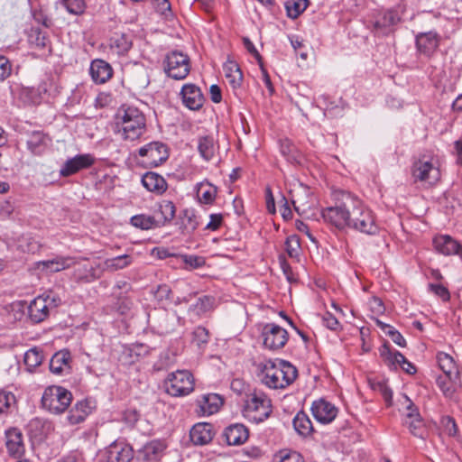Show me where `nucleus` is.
Wrapping results in <instances>:
<instances>
[{"instance_id": "f704fd0d", "label": "nucleus", "mask_w": 462, "mask_h": 462, "mask_svg": "<svg viewBox=\"0 0 462 462\" xmlns=\"http://www.w3.org/2000/svg\"><path fill=\"white\" fill-rule=\"evenodd\" d=\"M380 356L390 369L396 370L400 367L401 363L404 362V356L397 350L391 349L387 345H383L380 348Z\"/></svg>"}, {"instance_id": "473e14b6", "label": "nucleus", "mask_w": 462, "mask_h": 462, "mask_svg": "<svg viewBox=\"0 0 462 462\" xmlns=\"http://www.w3.org/2000/svg\"><path fill=\"white\" fill-rule=\"evenodd\" d=\"M439 368L450 380H457L459 378V371L453 357L444 352H440L437 356Z\"/></svg>"}, {"instance_id": "052dcab7", "label": "nucleus", "mask_w": 462, "mask_h": 462, "mask_svg": "<svg viewBox=\"0 0 462 462\" xmlns=\"http://www.w3.org/2000/svg\"><path fill=\"white\" fill-rule=\"evenodd\" d=\"M12 72V64L9 60L0 55V81H4L7 79Z\"/></svg>"}, {"instance_id": "4c0bfd02", "label": "nucleus", "mask_w": 462, "mask_h": 462, "mask_svg": "<svg viewBox=\"0 0 462 462\" xmlns=\"http://www.w3.org/2000/svg\"><path fill=\"white\" fill-rule=\"evenodd\" d=\"M190 71L189 57L175 50V80L184 79Z\"/></svg>"}, {"instance_id": "7c9ffc66", "label": "nucleus", "mask_w": 462, "mask_h": 462, "mask_svg": "<svg viewBox=\"0 0 462 462\" xmlns=\"http://www.w3.org/2000/svg\"><path fill=\"white\" fill-rule=\"evenodd\" d=\"M50 138L41 131L32 132L27 139V148L35 155L42 154L50 144Z\"/></svg>"}, {"instance_id": "338daca9", "label": "nucleus", "mask_w": 462, "mask_h": 462, "mask_svg": "<svg viewBox=\"0 0 462 462\" xmlns=\"http://www.w3.org/2000/svg\"><path fill=\"white\" fill-rule=\"evenodd\" d=\"M245 388L246 385L241 379H234L231 383V389L237 394H246Z\"/></svg>"}, {"instance_id": "9d476101", "label": "nucleus", "mask_w": 462, "mask_h": 462, "mask_svg": "<svg viewBox=\"0 0 462 462\" xmlns=\"http://www.w3.org/2000/svg\"><path fill=\"white\" fill-rule=\"evenodd\" d=\"M402 12L399 7H393L379 12L374 17L373 30L375 34L387 35L393 27L401 22Z\"/></svg>"}, {"instance_id": "c03bdc74", "label": "nucleus", "mask_w": 462, "mask_h": 462, "mask_svg": "<svg viewBox=\"0 0 462 462\" xmlns=\"http://www.w3.org/2000/svg\"><path fill=\"white\" fill-rule=\"evenodd\" d=\"M309 5V0H291L285 3L286 12L289 17L296 19Z\"/></svg>"}, {"instance_id": "58836bf2", "label": "nucleus", "mask_w": 462, "mask_h": 462, "mask_svg": "<svg viewBox=\"0 0 462 462\" xmlns=\"http://www.w3.org/2000/svg\"><path fill=\"white\" fill-rule=\"evenodd\" d=\"M292 424L296 432L302 437H308L313 431L312 422L309 416L303 411H299L295 415Z\"/></svg>"}, {"instance_id": "aec40b11", "label": "nucleus", "mask_w": 462, "mask_h": 462, "mask_svg": "<svg viewBox=\"0 0 462 462\" xmlns=\"http://www.w3.org/2000/svg\"><path fill=\"white\" fill-rule=\"evenodd\" d=\"M313 417L320 423H330L337 414V408L324 399L313 402L311 405Z\"/></svg>"}, {"instance_id": "412c9836", "label": "nucleus", "mask_w": 462, "mask_h": 462, "mask_svg": "<svg viewBox=\"0 0 462 462\" xmlns=\"http://www.w3.org/2000/svg\"><path fill=\"white\" fill-rule=\"evenodd\" d=\"M434 249L446 256L459 255L462 258L461 245L448 235H439L433 238Z\"/></svg>"}, {"instance_id": "69168bd1", "label": "nucleus", "mask_w": 462, "mask_h": 462, "mask_svg": "<svg viewBox=\"0 0 462 462\" xmlns=\"http://www.w3.org/2000/svg\"><path fill=\"white\" fill-rule=\"evenodd\" d=\"M209 94H210V98H211L212 102L217 103V104L221 102V100H222L221 89L217 85L213 84L210 86Z\"/></svg>"}, {"instance_id": "cd10ccee", "label": "nucleus", "mask_w": 462, "mask_h": 462, "mask_svg": "<svg viewBox=\"0 0 462 462\" xmlns=\"http://www.w3.org/2000/svg\"><path fill=\"white\" fill-rule=\"evenodd\" d=\"M223 70L230 88L237 96L243 83V73L240 67L236 61L228 60L224 63Z\"/></svg>"}, {"instance_id": "423d86ee", "label": "nucleus", "mask_w": 462, "mask_h": 462, "mask_svg": "<svg viewBox=\"0 0 462 462\" xmlns=\"http://www.w3.org/2000/svg\"><path fill=\"white\" fill-rule=\"evenodd\" d=\"M72 401L71 393L64 387L51 385L47 387L42 396V407L53 414L63 413Z\"/></svg>"}, {"instance_id": "4d7b16f0", "label": "nucleus", "mask_w": 462, "mask_h": 462, "mask_svg": "<svg viewBox=\"0 0 462 462\" xmlns=\"http://www.w3.org/2000/svg\"><path fill=\"white\" fill-rule=\"evenodd\" d=\"M285 250L291 258H295L299 254L300 242L296 236H289L285 242Z\"/></svg>"}, {"instance_id": "ea45409f", "label": "nucleus", "mask_w": 462, "mask_h": 462, "mask_svg": "<svg viewBox=\"0 0 462 462\" xmlns=\"http://www.w3.org/2000/svg\"><path fill=\"white\" fill-rule=\"evenodd\" d=\"M175 263H179L180 267L186 270H193L203 266L205 260L201 256L175 254Z\"/></svg>"}, {"instance_id": "6e6552de", "label": "nucleus", "mask_w": 462, "mask_h": 462, "mask_svg": "<svg viewBox=\"0 0 462 462\" xmlns=\"http://www.w3.org/2000/svg\"><path fill=\"white\" fill-rule=\"evenodd\" d=\"M198 226L199 220L195 210L191 208L184 209L175 222V239L185 243L191 242Z\"/></svg>"}, {"instance_id": "680f3d73", "label": "nucleus", "mask_w": 462, "mask_h": 462, "mask_svg": "<svg viewBox=\"0 0 462 462\" xmlns=\"http://www.w3.org/2000/svg\"><path fill=\"white\" fill-rule=\"evenodd\" d=\"M322 322L326 328L331 330H337L339 328V322L337 319L329 312H326L323 315Z\"/></svg>"}, {"instance_id": "8fccbe9b", "label": "nucleus", "mask_w": 462, "mask_h": 462, "mask_svg": "<svg viewBox=\"0 0 462 462\" xmlns=\"http://www.w3.org/2000/svg\"><path fill=\"white\" fill-rule=\"evenodd\" d=\"M15 402L16 399L12 392L0 390V414H7Z\"/></svg>"}, {"instance_id": "de8ad7c7", "label": "nucleus", "mask_w": 462, "mask_h": 462, "mask_svg": "<svg viewBox=\"0 0 462 462\" xmlns=\"http://www.w3.org/2000/svg\"><path fill=\"white\" fill-rule=\"evenodd\" d=\"M42 360L43 355L42 351H39L37 348H31L24 354L23 361L29 371H32L39 366Z\"/></svg>"}, {"instance_id": "79ce46f5", "label": "nucleus", "mask_w": 462, "mask_h": 462, "mask_svg": "<svg viewBox=\"0 0 462 462\" xmlns=\"http://www.w3.org/2000/svg\"><path fill=\"white\" fill-rule=\"evenodd\" d=\"M198 149L200 156L207 162L215 154L214 140L210 136H203L199 139Z\"/></svg>"}, {"instance_id": "c756f323", "label": "nucleus", "mask_w": 462, "mask_h": 462, "mask_svg": "<svg viewBox=\"0 0 462 462\" xmlns=\"http://www.w3.org/2000/svg\"><path fill=\"white\" fill-rule=\"evenodd\" d=\"M189 438L195 445L208 444L213 439V426L207 422L197 423L189 430Z\"/></svg>"}, {"instance_id": "dca6fc26", "label": "nucleus", "mask_w": 462, "mask_h": 462, "mask_svg": "<svg viewBox=\"0 0 462 462\" xmlns=\"http://www.w3.org/2000/svg\"><path fill=\"white\" fill-rule=\"evenodd\" d=\"M109 462H130L134 457V449L124 440H115L106 448Z\"/></svg>"}, {"instance_id": "5701e85b", "label": "nucleus", "mask_w": 462, "mask_h": 462, "mask_svg": "<svg viewBox=\"0 0 462 462\" xmlns=\"http://www.w3.org/2000/svg\"><path fill=\"white\" fill-rule=\"evenodd\" d=\"M5 447L8 454L13 457H21L25 451L23 437L20 430L9 429L5 431Z\"/></svg>"}, {"instance_id": "ddd939ff", "label": "nucleus", "mask_w": 462, "mask_h": 462, "mask_svg": "<svg viewBox=\"0 0 462 462\" xmlns=\"http://www.w3.org/2000/svg\"><path fill=\"white\" fill-rule=\"evenodd\" d=\"M95 157L90 153L77 154L69 158L60 169V176L69 177L94 165Z\"/></svg>"}, {"instance_id": "39448f33", "label": "nucleus", "mask_w": 462, "mask_h": 462, "mask_svg": "<svg viewBox=\"0 0 462 462\" xmlns=\"http://www.w3.org/2000/svg\"><path fill=\"white\" fill-rule=\"evenodd\" d=\"M60 303L61 299L56 292L45 291L31 301L28 307L29 318L33 323L42 322Z\"/></svg>"}, {"instance_id": "20e7f679", "label": "nucleus", "mask_w": 462, "mask_h": 462, "mask_svg": "<svg viewBox=\"0 0 462 462\" xmlns=\"http://www.w3.org/2000/svg\"><path fill=\"white\" fill-rule=\"evenodd\" d=\"M273 411L272 402L262 391H249L245 394L243 415L250 421H264Z\"/></svg>"}, {"instance_id": "6e6d98bb", "label": "nucleus", "mask_w": 462, "mask_h": 462, "mask_svg": "<svg viewBox=\"0 0 462 462\" xmlns=\"http://www.w3.org/2000/svg\"><path fill=\"white\" fill-rule=\"evenodd\" d=\"M69 14L79 15L84 13L86 4L84 0H61Z\"/></svg>"}, {"instance_id": "0e129e2a", "label": "nucleus", "mask_w": 462, "mask_h": 462, "mask_svg": "<svg viewBox=\"0 0 462 462\" xmlns=\"http://www.w3.org/2000/svg\"><path fill=\"white\" fill-rule=\"evenodd\" d=\"M210 221L207 224L206 229L216 231L219 228L223 217L221 214H211L210 215Z\"/></svg>"}, {"instance_id": "13d9d810", "label": "nucleus", "mask_w": 462, "mask_h": 462, "mask_svg": "<svg viewBox=\"0 0 462 462\" xmlns=\"http://www.w3.org/2000/svg\"><path fill=\"white\" fill-rule=\"evenodd\" d=\"M429 289L436 296L439 297L443 301H448L450 299V293L445 286L442 284L430 283Z\"/></svg>"}, {"instance_id": "7ed1b4c3", "label": "nucleus", "mask_w": 462, "mask_h": 462, "mask_svg": "<svg viewBox=\"0 0 462 462\" xmlns=\"http://www.w3.org/2000/svg\"><path fill=\"white\" fill-rule=\"evenodd\" d=\"M116 125L123 139L134 141L144 133L146 120L139 109L128 106L119 114Z\"/></svg>"}, {"instance_id": "774afa93", "label": "nucleus", "mask_w": 462, "mask_h": 462, "mask_svg": "<svg viewBox=\"0 0 462 462\" xmlns=\"http://www.w3.org/2000/svg\"><path fill=\"white\" fill-rule=\"evenodd\" d=\"M445 429L449 436H454L457 433V424L451 417L444 419Z\"/></svg>"}, {"instance_id": "b1692460", "label": "nucleus", "mask_w": 462, "mask_h": 462, "mask_svg": "<svg viewBox=\"0 0 462 462\" xmlns=\"http://www.w3.org/2000/svg\"><path fill=\"white\" fill-rule=\"evenodd\" d=\"M113 68L104 60L96 59L91 61L89 74L96 84H104L113 76Z\"/></svg>"}, {"instance_id": "09e8293b", "label": "nucleus", "mask_w": 462, "mask_h": 462, "mask_svg": "<svg viewBox=\"0 0 462 462\" xmlns=\"http://www.w3.org/2000/svg\"><path fill=\"white\" fill-rule=\"evenodd\" d=\"M49 38L45 32H42L41 29H32L31 33L29 34V42L39 48L44 49L49 44Z\"/></svg>"}, {"instance_id": "5fc2aeb1", "label": "nucleus", "mask_w": 462, "mask_h": 462, "mask_svg": "<svg viewBox=\"0 0 462 462\" xmlns=\"http://www.w3.org/2000/svg\"><path fill=\"white\" fill-rule=\"evenodd\" d=\"M209 339L208 329L204 327H197L192 332V343L195 344L199 348L206 346Z\"/></svg>"}, {"instance_id": "f03ea898", "label": "nucleus", "mask_w": 462, "mask_h": 462, "mask_svg": "<svg viewBox=\"0 0 462 462\" xmlns=\"http://www.w3.org/2000/svg\"><path fill=\"white\" fill-rule=\"evenodd\" d=\"M261 382L271 389H284L291 384L298 371L291 363L281 360L279 364L271 361L257 365Z\"/></svg>"}, {"instance_id": "4468645a", "label": "nucleus", "mask_w": 462, "mask_h": 462, "mask_svg": "<svg viewBox=\"0 0 462 462\" xmlns=\"http://www.w3.org/2000/svg\"><path fill=\"white\" fill-rule=\"evenodd\" d=\"M441 37L435 31L420 32L415 37L418 52L427 58H430L438 50Z\"/></svg>"}, {"instance_id": "37998d69", "label": "nucleus", "mask_w": 462, "mask_h": 462, "mask_svg": "<svg viewBox=\"0 0 462 462\" xmlns=\"http://www.w3.org/2000/svg\"><path fill=\"white\" fill-rule=\"evenodd\" d=\"M130 224L136 228L149 230L156 226V220L154 217L140 214L133 216L130 218Z\"/></svg>"}, {"instance_id": "72a5a7b5", "label": "nucleus", "mask_w": 462, "mask_h": 462, "mask_svg": "<svg viewBox=\"0 0 462 462\" xmlns=\"http://www.w3.org/2000/svg\"><path fill=\"white\" fill-rule=\"evenodd\" d=\"M217 188L208 180L196 185V194L199 201L203 204H212L217 197Z\"/></svg>"}, {"instance_id": "a878e982", "label": "nucleus", "mask_w": 462, "mask_h": 462, "mask_svg": "<svg viewBox=\"0 0 462 462\" xmlns=\"http://www.w3.org/2000/svg\"><path fill=\"white\" fill-rule=\"evenodd\" d=\"M223 436L229 446H239L248 439L249 430L242 423H234L225 429Z\"/></svg>"}, {"instance_id": "bf43d9fd", "label": "nucleus", "mask_w": 462, "mask_h": 462, "mask_svg": "<svg viewBox=\"0 0 462 462\" xmlns=\"http://www.w3.org/2000/svg\"><path fill=\"white\" fill-rule=\"evenodd\" d=\"M385 328L387 330H384V332L391 337V339L399 346H406V340L402 337V335L395 330L393 327L389 325H385Z\"/></svg>"}, {"instance_id": "a18cd8bd", "label": "nucleus", "mask_w": 462, "mask_h": 462, "mask_svg": "<svg viewBox=\"0 0 462 462\" xmlns=\"http://www.w3.org/2000/svg\"><path fill=\"white\" fill-rule=\"evenodd\" d=\"M96 270L92 265L83 264L74 271V277L79 282H91L97 279Z\"/></svg>"}, {"instance_id": "e433bc0d", "label": "nucleus", "mask_w": 462, "mask_h": 462, "mask_svg": "<svg viewBox=\"0 0 462 462\" xmlns=\"http://www.w3.org/2000/svg\"><path fill=\"white\" fill-rule=\"evenodd\" d=\"M214 298L210 296H203L198 298L196 302L189 307V312L191 318H199L213 309Z\"/></svg>"}, {"instance_id": "393cba45", "label": "nucleus", "mask_w": 462, "mask_h": 462, "mask_svg": "<svg viewBox=\"0 0 462 462\" xmlns=\"http://www.w3.org/2000/svg\"><path fill=\"white\" fill-rule=\"evenodd\" d=\"M223 402V398L219 394H204L197 400L199 406L198 413L203 416L212 415L219 411Z\"/></svg>"}, {"instance_id": "4be33fe9", "label": "nucleus", "mask_w": 462, "mask_h": 462, "mask_svg": "<svg viewBox=\"0 0 462 462\" xmlns=\"http://www.w3.org/2000/svg\"><path fill=\"white\" fill-rule=\"evenodd\" d=\"M195 388V377L189 370L175 371V397L190 394Z\"/></svg>"}, {"instance_id": "1a4fd4ad", "label": "nucleus", "mask_w": 462, "mask_h": 462, "mask_svg": "<svg viewBox=\"0 0 462 462\" xmlns=\"http://www.w3.org/2000/svg\"><path fill=\"white\" fill-rule=\"evenodd\" d=\"M263 346L269 350L276 351L282 348L288 339L287 330L275 323H267L262 330Z\"/></svg>"}, {"instance_id": "2eb2a0df", "label": "nucleus", "mask_w": 462, "mask_h": 462, "mask_svg": "<svg viewBox=\"0 0 462 462\" xmlns=\"http://www.w3.org/2000/svg\"><path fill=\"white\" fill-rule=\"evenodd\" d=\"M97 408L96 401L86 398L76 402L70 409L68 420L70 424L76 425L83 422L87 417L91 414Z\"/></svg>"}, {"instance_id": "3c124183", "label": "nucleus", "mask_w": 462, "mask_h": 462, "mask_svg": "<svg viewBox=\"0 0 462 462\" xmlns=\"http://www.w3.org/2000/svg\"><path fill=\"white\" fill-rule=\"evenodd\" d=\"M71 259L69 258H56L52 260H47L41 263L43 268L50 270L51 272H60L66 268H69L71 264Z\"/></svg>"}, {"instance_id": "864d4df0", "label": "nucleus", "mask_w": 462, "mask_h": 462, "mask_svg": "<svg viewBox=\"0 0 462 462\" xmlns=\"http://www.w3.org/2000/svg\"><path fill=\"white\" fill-rule=\"evenodd\" d=\"M404 423L408 426L410 432L413 436L424 439L425 429L420 417L405 420Z\"/></svg>"}, {"instance_id": "a19ab883", "label": "nucleus", "mask_w": 462, "mask_h": 462, "mask_svg": "<svg viewBox=\"0 0 462 462\" xmlns=\"http://www.w3.org/2000/svg\"><path fill=\"white\" fill-rule=\"evenodd\" d=\"M133 262L129 254H122L116 257L108 258L104 261V269L109 272H115L128 267Z\"/></svg>"}, {"instance_id": "bb28decb", "label": "nucleus", "mask_w": 462, "mask_h": 462, "mask_svg": "<svg viewBox=\"0 0 462 462\" xmlns=\"http://www.w3.org/2000/svg\"><path fill=\"white\" fill-rule=\"evenodd\" d=\"M108 45L114 54L125 55L133 46V37L128 32H116L110 37Z\"/></svg>"}, {"instance_id": "9b49d317", "label": "nucleus", "mask_w": 462, "mask_h": 462, "mask_svg": "<svg viewBox=\"0 0 462 462\" xmlns=\"http://www.w3.org/2000/svg\"><path fill=\"white\" fill-rule=\"evenodd\" d=\"M349 228L366 235H375L378 232L374 213L363 201H361Z\"/></svg>"}, {"instance_id": "f8f14e48", "label": "nucleus", "mask_w": 462, "mask_h": 462, "mask_svg": "<svg viewBox=\"0 0 462 462\" xmlns=\"http://www.w3.org/2000/svg\"><path fill=\"white\" fill-rule=\"evenodd\" d=\"M412 177L416 181L435 184L440 179V171L430 161L420 158L413 162Z\"/></svg>"}, {"instance_id": "a211bd4d", "label": "nucleus", "mask_w": 462, "mask_h": 462, "mask_svg": "<svg viewBox=\"0 0 462 462\" xmlns=\"http://www.w3.org/2000/svg\"><path fill=\"white\" fill-rule=\"evenodd\" d=\"M183 105L189 110L197 111L203 106L204 97L199 87L194 84H185L180 90Z\"/></svg>"}, {"instance_id": "49530a36", "label": "nucleus", "mask_w": 462, "mask_h": 462, "mask_svg": "<svg viewBox=\"0 0 462 462\" xmlns=\"http://www.w3.org/2000/svg\"><path fill=\"white\" fill-rule=\"evenodd\" d=\"M436 383L445 396L451 397L456 392L457 386L459 384V378L456 381L450 380L445 374L444 376H439Z\"/></svg>"}, {"instance_id": "f257e3e1", "label": "nucleus", "mask_w": 462, "mask_h": 462, "mask_svg": "<svg viewBox=\"0 0 462 462\" xmlns=\"http://www.w3.org/2000/svg\"><path fill=\"white\" fill-rule=\"evenodd\" d=\"M334 199V206L321 211L324 221L340 230L349 228L362 200L355 194L345 190L336 191Z\"/></svg>"}, {"instance_id": "e2e57ef3", "label": "nucleus", "mask_w": 462, "mask_h": 462, "mask_svg": "<svg viewBox=\"0 0 462 462\" xmlns=\"http://www.w3.org/2000/svg\"><path fill=\"white\" fill-rule=\"evenodd\" d=\"M405 402H406V420L413 419L416 417H420L417 407L414 405V403L411 401V399L408 396H404Z\"/></svg>"}, {"instance_id": "c85d7f7f", "label": "nucleus", "mask_w": 462, "mask_h": 462, "mask_svg": "<svg viewBox=\"0 0 462 462\" xmlns=\"http://www.w3.org/2000/svg\"><path fill=\"white\" fill-rule=\"evenodd\" d=\"M71 356L68 350H60L53 355L50 361V370L56 375L67 374L70 371Z\"/></svg>"}, {"instance_id": "2f4dec72", "label": "nucleus", "mask_w": 462, "mask_h": 462, "mask_svg": "<svg viewBox=\"0 0 462 462\" xmlns=\"http://www.w3.org/2000/svg\"><path fill=\"white\" fill-rule=\"evenodd\" d=\"M142 183L147 190L158 194H162L167 189L164 178L153 171L144 173L142 177Z\"/></svg>"}, {"instance_id": "f3484780", "label": "nucleus", "mask_w": 462, "mask_h": 462, "mask_svg": "<svg viewBox=\"0 0 462 462\" xmlns=\"http://www.w3.org/2000/svg\"><path fill=\"white\" fill-rule=\"evenodd\" d=\"M166 448L167 445L163 440L153 439L137 450V457L145 462H157L164 455Z\"/></svg>"}, {"instance_id": "0eeeda50", "label": "nucleus", "mask_w": 462, "mask_h": 462, "mask_svg": "<svg viewBox=\"0 0 462 462\" xmlns=\"http://www.w3.org/2000/svg\"><path fill=\"white\" fill-rule=\"evenodd\" d=\"M169 149L162 142H151L137 151V164L144 168L157 167L169 157Z\"/></svg>"}, {"instance_id": "c9c22d12", "label": "nucleus", "mask_w": 462, "mask_h": 462, "mask_svg": "<svg viewBox=\"0 0 462 462\" xmlns=\"http://www.w3.org/2000/svg\"><path fill=\"white\" fill-rule=\"evenodd\" d=\"M280 152L286 161L292 164L300 163L302 159L301 152L295 144L287 138L280 140Z\"/></svg>"}, {"instance_id": "6ab92c4d", "label": "nucleus", "mask_w": 462, "mask_h": 462, "mask_svg": "<svg viewBox=\"0 0 462 462\" xmlns=\"http://www.w3.org/2000/svg\"><path fill=\"white\" fill-rule=\"evenodd\" d=\"M290 199L295 211L302 215L311 208V192L306 186L300 185L290 191Z\"/></svg>"}, {"instance_id": "603ef678", "label": "nucleus", "mask_w": 462, "mask_h": 462, "mask_svg": "<svg viewBox=\"0 0 462 462\" xmlns=\"http://www.w3.org/2000/svg\"><path fill=\"white\" fill-rule=\"evenodd\" d=\"M273 460L274 462H304L299 452L288 449L280 450L274 455Z\"/></svg>"}]
</instances>
